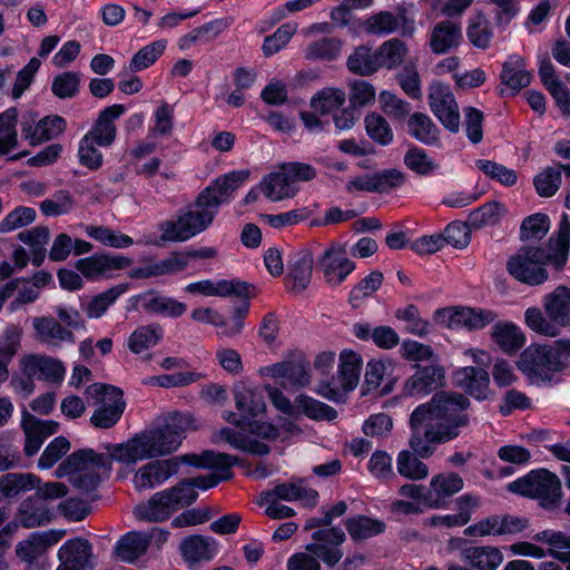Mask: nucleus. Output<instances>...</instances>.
Masks as SVG:
<instances>
[{
  "label": "nucleus",
  "instance_id": "obj_1",
  "mask_svg": "<svg viewBox=\"0 0 570 570\" xmlns=\"http://www.w3.org/2000/svg\"><path fill=\"white\" fill-rule=\"evenodd\" d=\"M199 428L190 413L174 412L164 416L155 428L146 429L121 443L107 444L106 453L83 449L71 453L57 468V478L67 476L80 492L95 491L111 470L112 461L132 466L140 461L176 452L187 433Z\"/></svg>",
  "mask_w": 570,
  "mask_h": 570
},
{
  "label": "nucleus",
  "instance_id": "obj_2",
  "mask_svg": "<svg viewBox=\"0 0 570 570\" xmlns=\"http://www.w3.org/2000/svg\"><path fill=\"white\" fill-rule=\"evenodd\" d=\"M469 400L455 392L436 393L430 402L419 405L410 416L412 452L422 459L433 455L438 444L455 439L466 425L464 413Z\"/></svg>",
  "mask_w": 570,
  "mask_h": 570
},
{
  "label": "nucleus",
  "instance_id": "obj_3",
  "mask_svg": "<svg viewBox=\"0 0 570 570\" xmlns=\"http://www.w3.org/2000/svg\"><path fill=\"white\" fill-rule=\"evenodd\" d=\"M235 405L238 413L228 411L223 414L226 422L236 428H248V433L224 428L219 430L214 440L216 443H228L235 449L255 454L265 455L269 452L266 442L281 436L277 428L267 422L252 420L265 412L266 403L263 390L247 382H238L233 390Z\"/></svg>",
  "mask_w": 570,
  "mask_h": 570
},
{
  "label": "nucleus",
  "instance_id": "obj_4",
  "mask_svg": "<svg viewBox=\"0 0 570 570\" xmlns=\"http://www.w3.org/2000/svg\"><path fill=\"white\" fill-rule=\"evenodd\" d=\"M248 176V170H235L217 178L198 195L186 212L161 226V238L168 242H185L204 232L212 225L219 206L247 180Z\"/></svg>",
  "mask_w": 570,
  "mask_h": 570
},
{
  "label": "nucleus",
  "instance_id": "obj_5",
  "mask_svg": "<svg viewBox=\"0 0 570 570\" xmlns=\"http://www.w3.org/2000/svg\"><path fill=\"white\" fill-rule=\"evenodd\" d=\"M569 248L570 218L568 214L563 213L556 237L550 238L549 248H520L508 259L507 271L513 278L523 284L541 285L549 278L546 266L552 264L558 269L563 267L568 261Z\"/></svg>",
  "mask_w": 570,
  "mask_h": 570
},
{
  "label": "nucleus",
  "instance_id": "obj_6",
  "mask_svg": "<svg viewBox=\"0 0 570 570\" xmlns=\"http://www.w3.org/2000/svg\"><path fill=\"white\" fill-rule=\"evenodd\" d=\"M541 311L532 306L524 312V324L533 332L558 336L562 328L570 327V287L559 285L542 297Z\"/></svg>",
  "mask_w": 570,
  "mask_h": 570
},
{
  "label": "nucleus",
  "instance_id": "obj_7",
  "mask_svg": "<svg viewBox=\"0 0 570 570\" xmlns=\"http://www.w3.org/2000/svg\"><path fill=\"white\" fill-rule=\"evenodd\" d=\"M345 533L341 528H324L312 533L314 543L305 550L292 554L286 563L287 570H322L318 558L330 567L335 566L343 557L338 548L345 541Z\"/></svg>",
  "mask_w": 570,
  "mask_h": 570
},
{
  "label": "nucleus",
  "instance_id": "obj_8",
  "mask_svg": "<svg viewBox=\"0 0 570 570\" xmlns=\"http://www.w3.org/2000/svg\"><path fill=\"white\" fill-rule=\"evenodd\" d=\"M518 368L532 384H547L562 370L556 341L552 344H531L520 355Z\"/></svg>",
  "mask_w": 570,
  "mask_h": 570
},
{
  "label": "nucleus",
  "instance_id": "obj_9",
  "mask_svg": "<svg viewBox=\"0 0 570 570\" xmlns=\"http://www.w3.org/2000/svg\"><path fill=\"white\" fill-rule=\"evenodd\" d=\"M86 395L94 401V411L90 423L97 429H110L121 417L126 402L122 391L114 385L95 383L86 389Z\"/></svg>",
  "mask_w": 570,
  "mask_h": 570
},
{
  "label": "nucleus",
  "instance_id": "obj_10",
  "mask_svg": "<svg viewBox=\"0 0 570 570\" xmlns=\"http://www.w3.org/2000/svg\"><path fill=\"white\" fill-rule=\"evenodd\" d=\"M508 490L521 495L535 498L546 508H552L561 499V483L559 478L547 471H532L508 485Z\"/></svg>",
  "mask_w": 570,
  "mask_h": 570
},
{
  "label": "nucleus",
  "instance_id": "obj_11",
  "mask_svg": "<svg viewBox=\"0 0 570 570\" xmlns=\"http://www.w3.org/2000/svg\"><path fill=\"white\" fill-rule=\"evenodd\" d=\"M497 318L489 309L471 307H446L435 311V323L449 328L481 330Z\"/></svg>",
  "mask_w": 570,
  "mask_h": 570
},
{
  "label": "nucleus",
  "instance_id": "obj_12",
  "mask_svg": "<svg viewBox=\"0 0 570 570\" xmlns=\"http://www.w3.org/2000/svg\"><path fill=\"white\" fill-rule=\"evenodd\" d=\"M429 105L440 122L451 132L460 129L459 106L449 85L433 81L429 87Z\"/></svg>",
  "mask_w": 570,
  "mask_h": 570
},
{
  "label": "nucleus",
  "instance_id": "obj_13",
  "mask_svg": "<svg viewBox=\"0 0 570 570\" xmlns=\"http://www.w3.org/2000/svg\"><path fill=\"white\" fill-rule=\"evenodd\" d=\"M131 259L121 255L95 254L76 263L77 271L88 279L112 277L116 271L130 266Z\"/></svg>",
  "mask_w": 570,
  "mask_h": 570
},
{
  "label": "nucleus",
  "instance_id": "obj_14",
  "mask_svg": "<svg viewBox=\"0 0 570 570\" xmlns=\"http://www.w3.org/2000/svg\"><path fill=\"white\" fill-rule=\"evenodd\" d=\"M20 367L29 377H36L55 384H60L66 376V366L63 363L48 355H24L20 360Z\"/></svg>",
  "mask_w": 570,
  "mask_h": 570
},
{
  "label": "nucleus",
  "instance_id": "obj_15",
  "mask_svg": "<svg viewBox=\"0 0 570 570\" xmlns=\"http://www.w3.org/2000/svg\"><path fill=\"white\" fill-rule=\"evenodd\" d=\"M397 362L391 357L372 358L366 363L365 367V386L367 391H376L381 389L382 394L391 393L397 382L394 371Z\"/></svg>",
  "mask_w": 570,
  "mask_h": 570
},
{
  "label": "nucleus",
  "instance_id": "obj_16",
  "mask_svg": "<svg viewBox=\"0 0 570 570\" xmlns=\"http://www.w3.org/2000/svg\"><path fill=\"white\" fill-rule=\"evenodd\" d=\"M179 468L177 459L156 460L140 466L132 478L134 487L137 490H147L161 485Z\"/></svg>",
  "mask_w": 570,
  "mask_h": 570
},
{
  "label": "nucleus",
  "instance_id": "obj_17",
  "mask_svg": "<svg viewBox=\"0 0 570 570\" xmlns=\"http://www.w3.org/2000/svg\"><path fill=\"white\" fill-rule=\"evenodd\" d=\"M463 479L455 472H443L432 476L426 500V508L439 509L446 504L449 499L463 489Z\"/></svg>",
  "mask_w": 570,
  "mask_h": 570
},
{
  "label": "nucleus",
  "instance_id": "obj_18",
  "mask_svg": "<svg viewBox=\"0 0 570 570\" xmlns=\"http://www.w3.org/2000/svg\"><path fill=\"white\" fill-rule=\"evenodd\" d=\"M65 129L66 120L57 115L46 116L39 120L31 117L22 122L23 137L32 146L57 138Z\"/></svg>",
  "mask_w": 570,
  "mask_h": 570
},
{
  "label": "nucleus",
  "instance_id": "obj_19",
  "mask_svg": "<svg viewBox=\"0 0 570 570\" xmlns=\"http://www.w3.org/2000/svg\"><path fill=\"white\" fill-rule=\"evenodd\" d=\"M326 282L336 286L355 269V264L345 256L341 246H331L318 259Z\"/></svg>",
  "mask_w": 570,
  "mask_h": 570
},
{
  "label": "nucleus",
  "instance_id": "obj_20",
  "mask_svg": "<svg viewBox=\"0 0 570 570\" xmlns=\"http://www.w3.org/2000/svg\"><path fill=\"white\" fill-rule=\"evenodd\" d=\"M26 442L24 453L28 456L35 455L47 438L58 431L59 424L51 420H40L27 411L23 412L21 422Z\"/></svg>",
  "mask_w": 570,
  "mask_h": 570
},
{
  "label": "nucleus",
  "instance_id": "obj_21",
  "mask_svg": "<svg viewBox=\"0 0 570 570\" xmlns=\"http://www.w3.org/2000/svg\"><path fill=\"white\" fill-rule=\"evenodd\" d=\"M126 111L120 104L111 105L99 112V116L85 135L96 141L99 147H109L116 139L117 128L115 121Z\"/></svg>",
  "mask_w": 570,
  "mask_h": 570
},
{
  "label": "nucleus",
  "instance_id": "obj_22",
  "mask_svg": "<svg viewBox=\"0 0 570 570\" xmlns=\"http://www.w3.org/2000/svg\"><path fill=\"white\" fill-rule=\"evenodd\" d=\"M65 535V530L33 532L26 540L17 544L16 553L21 560L30 563L43 554L50 547L58 543Z\"/></svg>",
  "mask_w": 570,
  "mask_h": 570
},
{
  "label": "nucleus",
  "instance_id": "obj_23",
  "mask_svg": "<svg viewBox=\"0 0 570 570\" xmlns=\"http://www.w3.org/2000/svg\"><path fill=\"white\" fill-rule=\"evenodd\" d=\"M92 550L85 539L76 538L65 542L59 551L60 566L57 570H86L91 567Z\"/></svg>",
  "mask_w": 570,
  "mask_h": 570
},
{
  "label": "nucleus",
  "instance_id": "obj_24",
  "mask_svg": "<svg viewBox=\"0 0 570 570\" xmlns=\"http://www.w3.org/2000/svg\"><path fill=\"white\" fill-rule=\"evenodd\" d=\"M462 41L461 26L450 20L436 23L429 36V47L435 55H444L455 50Z\"/></svg>",
  "mask_w": 570,
  "mask_h": 570
},
{
  "label": "nucleus",
  "instance_id": "obj_25",
  "mask_svg": "<svg viewBox=\"0 0 570 570\" xmlns=\"http://www.w3.org/2000/svg\"><path fill=\"white\" fill-rule=\"evenodd\" d=\"M443 376L444 373L440 366H417L415 373L404 383V394L426 395L441 385Z\"/></svg>",
  "mask_w": 570,
  "mask_h": 570
},
{
  "label": "nucleus",
  "instance_id": "obj_26",
  "mask_svg": "<svg viewBox=\"0 0 570 570\" xmlns=\"http://www.w3.org/2000/svg\"><path fill=\"white\" fill-rule=\"evenodd\" d=\"M176 510L178 509L170 494L165 490L154 494L147 503L137 505L134 514L140 521L159 522L169 518Z\"/></svg>",
  "mask_w": 570,
  "mask_h": 570
},
{
  "label": "nucleus",
  "instance_id": "obj_27",
  "mask_svg": "<svg viewBox=\"0 0 570 570\" xmlns=\"http://www.w3.org/2000/svg\"><path fill=\"white\" fill-rule=\"evenodd\" d=\"M219 479L214 473H208L184 481L179 485L166 491L170 494L176 508L180 509L196 500V488L207 490L217 485Z\"/></svg>",
  "mask_w": 570,
  "mask_h": 570
},
{
  "label": "nucleus",
  "instance_id": "obj_28",
  "mask_svg": "<svg viewBox=\"0 0 570 570\" xmlns=\"http://www.w3.org/2000/svg\"><path fill=\"white\" fill-rule=\"evenodd\" d=\"M313 272V257L308 252L297 253L289 262L285 284L288 291L303 292L309 284Z\"/></svg>",
  "mask_w": 570,
  "mask_h": 570
},
{
  "label": "nucleus",
  "instance_id": "obj_29",
  "mask_svg": "<svg viewBox=\"0 0 570 570\" xmlns=\"http://www.w3.org/2000/svg\"><path fill=\"white\" fill-rule=\"evenodd\" d=\"M188 256L185 252H174L161 259L147 264L134 274L136 277L142 278L174 275L189 266Z\"/></svg>",
  "mask_w": 570,
  "mask_h": 570
},
{
  "label": "nucleus",
  "instance_id": "obj_30",
  "mask_svg": "<svg viewBox=\"0 0 570 570\" xmlns=\"http://www.w3.org/2000/svg\"><path fill=\"white\" fill-rule=\"evenodd\" d=\"M363 358L360 353L345 348L340 353L337 381L343 392L356 389L360 382Z\"/></svg>",
  "mask_w": 570,
  "mask_h": 570
},
{
  "label": "nucleus",
  "instance_id": "obj_31",
  "mask_svg": "<svg viewBox=\"0 0 570 570\" xmlns=\"http://www.w3.org/2000/svg\"><path fill=\"white\" fill-rule=\"evenodd\" d=\"M271 495L283 501H301L306 507H314L318 498V493L307 488L302 479L275 485L273 490L265 492V499L269 500Z\"/></svg>",
  "mask_w": 570,
  "mask_h": 570
},
{
  "label": "nucleus",
  "instance_id": "obj_32",
  "mask_svg": "<svg viewBox=\"0 0 570 570\" xmlns=\"http://www.w3.org/2000/svg\"><path fill=\"white\" fill-rule=\"evenodd\" d=\"M139 307L151 314H159L168 317H178L187 311L185 303L174 297L158 295L156 293H145L137 297Z\"/></svg>",
  "mask_w": 570,
  "mask_h": 570
},
{
  "label": "nucleus",
  "instance_id": "obj_33",
  "mask_svg": "<svg viewBox=\"0 0 570 570\" xmlns=\"http://www.w3.org/2000/svg\"><path fill=\"white\" fill-rule=\"evenodd\" d=\"M180 551L189 567H194L198 562L212 560L217 554V544L210 538L191 535L181 542Z\"/></svg>",
  "mask_w": 570,
  "mask_h": 570
},
{
  "label": "nucleus",
  "instance_id": "obj_34",
  "mask_svg": "<svg viewBox=\"0 0 570 570\" xmlns=\"http://www.w3.org/2000/svg\"><path fill=\"white\" fill-rule=\"evenodd\" d=\"M455 382L478 400L485 397L490 384L489 373L484 367L464 366L455 371Z\"/></svg>",
  "mask_w": 570,
  "mask_h": 570
},
{
  "label": "nucleus",
  "instance_id": "obj_35",
  "mask_svg": "<svg viewBox=\"0 0 570 570\" xmlns=\"http://www.w3.org/2000/svg\"><path fill=\"white\" fill-rule=\"evenodd\" d=\"M491 337L505 353L512 354L525 344V334L520 326L512 322H498L493 325Z\"/></svg>",
  "mask_w": 570,
  "mask_h": 570
},
{
  "label": "nucleus",
  "instance_id": "obj_36",
  "mask_svg": "<svg viewBox=\"0 0 570 570\" xmlns=\"http://www.w3.org/2000/svg\"><path fill=\"white\" fill-rule=\"evenodd\" d=\"M259 188L264 196L272 202L292 198L297 193V187L292 184L283 167L281 170L265 176L261 181Z\"/></svg>",
  "mask_w": 570,
  "mask_h": 570
},
{
  "label": "nucleus",
  "instance_id": "obj_37",
  "mask_svg": "<svg viewBox=\"0 0 570 570\" xmlns=\"http://www.w3.org/2000/svg\"><path fill=\"white\" fill-rule=\"evenodd\" d=\"M1 289L3 301L14 296V299L8 306L11 313L18 311L22 305L33 303L39 297V291L23 277L9 281Z\"/></svg>",
  "mask_w": 570,
  "mask_h": 570
},
{
  "label": "nucleus",
  "instance_id": "obj_38",
  "mask_svg": "<svg viewBox=\"0 0 570 570\" xmlns=\"http://www.w3.org/2000/svg\"><path fill=\"white\" fill-rule=\"evenodd\" d=\"M502 83L512 95L519 92L531 81V73L525 69V61L518 55L509 56L501 72Z\"/></svg>",
  "mask_w": 570,
  "mask_h": 570
},
{
  "label": "nucleus",
  "instance_id": "obj_39",
  "mask_svg": "<svg viewBox=\"0 0 570 570\" xmlns=\"http://www.w3.org/2000/svg\"><path fill=\"white\" fill-rule=\"evenodd\" d=\"M150 540L149 533L128 532L118 540L115 553L121 561L132 563L147 551Z\"/></svg>",
  "mask_w": 570,
  "mask_h": 570
},
{
  "label": "nucleus",
  "instance_id": "obj_40",
  "mask_svg": "<svg viewBox=\"0 0 570 570\" xmlns=\"http://www.w3.org/2000/svg\"><path fill=\"white\" fill-rule=\"evenodd\" d=\"M462 559L478 570H497L503 562V553L497 547H470L462 551Z\"/></svg>",
  "mask_w": 570,
  "mask_h": 570
},
{
  "label": "nucleus",
  "instance_id": "obj_41",
  "mask_svg": "<svg viewBox=\"0 0 570 570\" xmlns=\"http://www.w3.org/2000/svg\"><path fill=\"white\" fill-rule=\"evenodd\" d=\"M507 207L499 202H488L470 212L468 224L472 228L479 229L488 226H494L507 215Z\"/></svg>",
  "mask_w": 570,
  "mask_h": 570
},
{
  "label": "nucleus",
  "instance_id": "obj_42",
  "mask_svg": "<svg viewBox=\"0 0 570 570\" xmlns=\"http://www.w3.org/2000/svg\"><path fill=\"white\" fill-rule=\"evenodd\" d=\"M32 324L39 340L42 342L56 345L63 342H75L72 332L62 327L61 324L53 318L36 317Z\"/></svg>",
  "mask_w": 570,
  "mask_h": 570
},
{
  "label": "nucleus",
  "instance_id": "obj_43",
  "mask_svg": "<svg viewBox=\"0 0 570 570\" xmlns=\"http://www.w3.org/2000/svg\"><path fill=\"white\" fill-rule=\"evenodd\" d=\"M239 283L227 279H203L189 283L186 285L185 291L190 294H199L204 296L226 297L232 294L239 293Z\"/></svg>",
  "mask_w": 570,
  "mask_h": 570
},
{
  "label": "nucleus",
  "instance_id": "obj_44",
  "mask_svg": "<svg viewBox=\"0 0 570 570\" xmlns=\"http://www.w3.org/2000/svg\"><path fill=\"white\" fill-rule=\"evenodd\" d=\"M163 328L159 325H142L137 327L127 338V347L134 354L147 351L160 341Z\"/></svg>",
  "mask_w": 570,
  "mask_h": 570
},
{
  "label": "nucleus",
  "instance_id": "obj_45",
  "mask_svg": "<svg viewBox=\"0 0 570 570\" xmlns=\"http://www.w3.org/2000/svg\"><path fill=\"white\" fill-rule=\"evenodd\" d=\"M414 452L403 450L397 454L396 469L400 475L412 480L421 481L429 476V466L419 459Z\"/></svg>",
  "mask_w": 570,
  "mask_h": 570
},
{
  "label": "nucleus",
  "instance_id": "obj_46",
  "mask_svg": "<svg viewBox=\"0 0 570 570\" xmlns=\"http://www.w3.org/2000/svg\"><path fill=\"white\" fill-rule=\"evenodd\" d=\"M346 529L351 538L355 541L366 540L382 533L385 524L377 520L364 515H357L346 520Z\"/></svg>",
  "mask_w": 570,
  "mask_h": 570
},
{
  "label": "nucleus",
  "instance_id": "obj_47",
  "mask_svg": "<svg viewBox=\"0 0 570 570\" xmlns=\"http://www.w3.org/2000/svg\"><path fill=\"white\" fill-rule=\"evenodd\" d=\"M345 92L338 88H324L316 92L311 99L313 111L321 115H328L345 104Z\"/></svg>",
  "mask_w": 570,
  "mask_h": 570
},
{
  "label": "nucleus",
  "instance_id": "obj_48",
  "mask_svg": "<svg viewBox=\"0 0 570 570\" xmlns=\"http://www.w3.org/2000/svg\"><path fill=\"white\" fill-rule=\"evenodd\" d=\"M85 233L90 238L112 248H127L134 244L130 236L105 226L88 225L85 227Z\"/></svg>",
  "mask_w": 570,
  "mask_h": 570
},
{
  "label": "nucleus",
  "instance_id": "obj_49",
  "mask_svg": "<svg viewBox=\"0 0 570 570\" xmlns=\"http://www.w3.org/2000/svg\"><path fill=\"white\" fill-rule=\"evenodd\" d=\"M167 48V40H155L141 49H139L129 62L130 71L137 72L153 66L158 58L165 52Z\"/></svg>",
  "mask_w": 570,
  "mask_h": 570
},
{
  "label": "nucleus",
  "instance_id": "obj_50",
  "mask_svg": "<svg viewBox=\"0 0 570 570\" xmlns=\"http://www.w3.org/2000/svg\"><path fill=\"white\" fill-rule=\"evenodd\" d=\"M480 498L471 494H464L456 501L459 512L455 514L440 515L441 525L446 528L462 527L466 524L472 512L480 507Z\"/></svg>",
  "mask_w": 570,
  "mask_h": 570
},
{
  "label": "nucleus",
  "instance_id": "obj_51",
  "mask_svg": "<svg viewBox=\"0 0 570 570\" xmlns=\"http://www.w3.org/2000/svg\"><path fill=\"white\" fill-rule=\"evenodd\" d=\"M39 479L33 474L8 473L0 480L1 494L6 498H13L21 492L35 489Z\"/></svg>",
  "mask_w": 570,
  "mask_h": 570
},
{
  "label": "nucleus",
  "instance_id": "obj_52",
  "mask_svg": "<svg viewBox=\"0 0 570 570\" xmlns=\"http://www.w3.org/2000/svg\"><path fill=\"white\" fill-rule=\"evenodd\" d=\"M18 112L16 108H8L0 114V154H8L16 148Z\"/></svg>",
  "mask_w": 570,
  "mask_h": 570
},
{
  "label": "nucleus",
  "instance_id": "obj_53",
  "mask_svg": "<svg viewBox=\"0 0 570 570\" xmlns=\"http://www.w3.org/2000/svg\"><path fill=\"white\" fill-rule=\"evenodd\" d=\"M410 134L425 145H434L439 140V129L431 118L424 114L415 112L409 120Z\"/></svg>",
  "mask_w": 570,
  "mask_h": 570
},
{
  "label": "nucleus",
  "instance_id": "obj_54",
  "mask_svg": "<svg viewBox=\"0 0 570 570\" xmlns=\"http://www.w3.org/2000/svg\"><path fill=\"white\" fill-rule=\"evenodd\" d=\"M348 69L358 75L367 76L380 69L377 51L358 47L347 59Z\"/></svg>",
  "mask_w": 570,
  "mask_h": 570
},
{
  "label": "nucleus",
  "instance_id": "obj_55",
  "mask_svg": "<svg viewBox=\"0 0 570 570\" xmlns=\"http://www.w3.org/2000/svg\"><path fill=\"white\" fill-rule=\"evenodd\" d=\"M475 167L487 177L500 183L505 187L514 186L518 181V175L515 170L508 168L502 164L488 159H479L475 161Z\"/></svg>",
  "mask_w": 570,
  "mask_h": 570
},
{
  "label": "nucleus",
  "instance_id": "obj_56",
  "mask_svg": "<svg viewBox=\"0 0 570 570\" xmlns=\"http://www.w3.org/2000/svg\"><path fill=\"white\" fill-rule=\"evenodd\" d=\"M404 17L395 16L389 11H381L371 16L365 22L364 28L372 35H387L400 29Z\"/></svg>",
  "mask_w": 570,
  "mask_h": 570
},
{
  "label": "nucleus",
  "instance_id": "obj_57",
  "mask_svg": "<svg viewBox=\"0 0 570 570\" xmlns=\"http://www.w3.org/2000/svg\"><path fill=\"white\" fill-rule=\"evenodd\" d=\"M296 415L303 413L314 420L331 421L337 415L336 411L330 405L305 395H299L296 399Z\"/></svg>",
  "mask_w": 570,
  "mask_h": 570
},
{
  "label": "nucleus",
  "instance_id": "obj_58",
  "mask_svg": "<svg viewBox=\"0 0 570 570\" xmlns=\"http://www.w3.org/2000/svg\"><path fill=\"white\" fill-rule=\"evenodd\" d=\"M248 303H244L234 309L229 320L219 313L218 324H215V327L218 328L217 335L219 337H234L238 335L244 328V320L248 313Z\"/></svg>",
  "mask_w": 570,
  "mask_h": 570
},
{
  "label": "nucleus",
  "instance_id": "obj_59",
  "mask_svg": "<svg viewBox=\"0 0 570 570\" xmlns=\"http://www.w3.org/2000/svg\"><path fill=\"white\" fill-rule=\"evenodd\" d=\"M364 122L366 134L371 139L383 146L392 142L393 132L389 122L383 116L376 112H371L365 117Z\"/></svg>",
  "mask_w": 570,
  "mask_h": 570
},
{
  "label": "nucleus",
  "instance_id": "obj_60",
  "mask_svg": "<svg viewBox=\"0 0 570 570\" xmlns=\"http://www.w3.org/2000/svg\"><path fill=\"white\" fill-rule=\"evenodd\" d=\"M297 31V23L282 24L273 35L264 39L262 50L266 57H271L282 50Z\"/></svg>",
  "mask_w": 570,
  "mask_h": 570
},
{
  "label": "nucleus",
  "instance_id": "obj_61",
  "mask_svg": "<svg viewBox=\"0 0 570 570\" xmlns=\"http://www.w3.org/2000/svg\"><path fill=\"white\" fill-rule=\"evenodd\" d=\"M377 51L380 68L386 67L392 69L404 60L406 55L405 45L399 39H390L385 41Z\"/></svg>",
  "mask_w": 570,
  "mask_h": 570
},
{
  "label": "nucleus",
  "instance_id": "obj_62",
  "mask_svg": "<svg viewBox=\"0 0 570 570\" xmlns=\"http://www.w3.org/2000/svg\"><path fill=\"white\" fill-rule=\"evenodd\" d=\"M395 317L404 324L406 332L422 336L429 332V322L423 320L416 306L407 305L395 311Z\"/></svg>",
  "mask_w": 570,
  "mask_h": 570
},
{
  "label": "nucleus",
  "instance_id": "obj_63",
  "mask_svg": "<svg viewBox=\"0 0 570 570\" xmlns=\"http://www.w3.org/2000/svg\"><path fill=\"white\" fill-rule=\"evenodd\" d=\"M466 35L471 43L481 49L489 47L492 33L489 28V21L482 13H476L470 19Z\"/></svg>",
  "mask_w": 570,
  "mask_h": 570
},
{
  "label": "nucleus",
  "instance_id": "obj_64",
  "mask_svg": "<svg viewBox=\"0 0 570 570\" xmlns=\"http://www.w3.org/2000/svg\"><path fill=\"white\" fill-rule=\"evenodd\" d=\"M379 104L383 112L393 120H404L411 111L406 101L387 90L380 92Z\"/></svg>",
  "mask_w": 570,
  "mask_h": 570
}]
</instances>
